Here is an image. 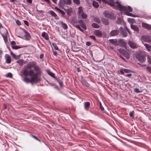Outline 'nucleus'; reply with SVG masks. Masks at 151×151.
I'll list each match as a JSON object with an SVG mask.
<instances>
[{
  "label": "nucleus",
  "mask_w": 151,
  "mask_h": 151,
  "mask_svg": "<svg viewBox=\"0 0 151 151\" xmlns=\"http://www.w3.org/2000/svg\"><path fill=\"white\" fill-rule=\"evenodd\" d=\"M110 2L107 1V3L113 8L116 9H119L120 11L122 13H124L126 15L132 16V14L130 12H132L131 7L129 6H122L118 1L114 2L113 0H109Z\"/></svg>",
  "instance_id": "obj_1"
},
{
  "label": "nucleus",
  "mask_w": 151,
  "mask_h": 151,
  "mask_svg": "<svg viewBox=\"0 0 151 151\" xmlns=\"http://www.w3.org/2000/svg\"><path fill=\"white\" fill-rule=\"evenodd\" d=\"M136 58L140 62H142L145 60V57L144 53L142 52H137L135 55Z\"/></svg>",
  "instance_id": "obj_2"
},
{
  "label": "nucleus",
  "mask_w": 151,
  "mask_h": 151,
  "mask_svg": "<svg viewBox=\"0 0 151 151\" xmlns=\"http://www.w3.org/2000/svg\"><path fill=\"white\" fill-rule=\"evenodd\" d=\"M29 69L25 66L24 67L22 70L23 74L25 77H27L28 75L30 76H32L34 74V71L33 70H29Z\"/></svg>",
  "instance_id": "obj_3"
},
{
  "label": "nucleus",
  "mask_w": 151,
  "mask_h": 151,
  "mask_svg": "<svg viewBox=\"0 0 151 151\" xmlns=\"http://www.w3.org/2000/svg\"><path fill=\"white\" fill-rule=\"evenodd\" d=\"M41 74H39L35 73L31 76V81L32 83H36L39 82L40 81V76Z\"/></svg>",
  "instance_id": "obj_4"
},
{
  "label": "nucleus",
  "mask_w": 151,
  "mask_h": 151,
  "mask_svg": "<svg viewBox=\"0 0 151 151\" xmlns=\"http://www.w3.org/2000/svg\"><path fill=\"white\" fill-rule=\"evenodd\" d=\"M120 29L121 31V33L122 34V36L124 37H125L127 36V32L130 33L127 27H125V28H123L122 27H121L120 28Z\"/></svg>",
  "instance_id": "obj_5"
},
{
  "label": "nucleus",
  "mask_w": 151,
  "mask_h": 151,
  "mask_svg": "<svg viewBox=\"0 0 151 151\" xmlns=\"http://www.w3.org/2000/svg\"><path fill=\"white\" fill-rule=\"evenodd\" d=\"M71 0H60L59 6L60 7H63L65 4L70 5L71 3Z\"/></svg>",
  "instance_id": "obj_6"
},
{
  "label": "nucleus",
  "mask_w": 151,
  "mask_h": 151,
  "mask_svg": "<svg viewBox=\"0 0 151 151\" xmlns=\"http://www.w3.org/2000/svg\"><path fill=\"white\" fill-rule=\"evenodd\" d=\"M104 15L105 17L112 19H115L116 18L112 13L106 12L104 13Z\"/></svg>",
  "instance_id": "obj_7"
},
{
  "label": "nucleus",
  "mask_w": 151,
  "mask_h": 151,
  "mask_svg": "<svg viewBox=\"0 0 151 151\" xmlns=\"http://www.w3.org/2000/svg\"><path fill=\"white\" fill-rule=\"evenodd\" d=\"M142 40L145 42L151 43V37L149 36L143 35L141 37Z\"/></svg>",
  "instance_id": "obj_8"
},
{
  "label": "nucleus",
  "mask_w": 151,
  "mask_h": 151,
  "mask_svg": "<svg viewBox=\"0 0 151 151\" xmlns=\"http://www.w3.org/2000/svg\"><path fill=\"white\" fill-rule=\"evenodd\" d=\"M118 42L121 47H124L126 50H128L127 47H126L127 43L125 42L124 40H119Z\"/></svg>",
  "instance_id": "obj_9"
},
{
  "label": "nucleus",
  "mask_w": 151,
  "mask_h": 151,
  "mask_svg": "<svg viewBox=\"0 0 151 151\" xmlns=\"http://www.w3.org/2000/svg\"><path fill=\"white\" fill-rule=\"evenodd\" d=\"M36 65V63L35 61L29 62L26 66L27 68L30 69L32 68H34Z\"/></svg>",
  "instance_id": "obj_10"
},
{
  "label": "nucleus",
  "mask_w": 151,
  "mask_h": 151,
  "mask_svg": "<svg viewBox=\"0 0 151 151\" xmlns=\"http://www.w3.org/2000/svg\"><path fill=\"white\" fill-rule=\"evenodd\" d=\"M49 13L52 16L54 17L55 19L58 20L59 19V17L53 11L50 10L49 11Z\"/></svg>",
  "instance_id": "obj_11"
},
{
  "label": "nucleus",
  "mask_w": 151,
  "mask_h": 151,
  "mask_svg": "<svg viewBox=\"0 0 151 151\" xmlns=\"http://www.w3.org/2000/svg\"><path fill=\"white\" fill-rule=\"evenodd\" d=\"M78 23L84 29L86 30L87 29L86 25L82 20H79L78 22Z\"/></svg>",
  "instance_id": "obj_12"
},
{
  "label": "nucleus",
  "mask_w": 151,
  "mask_h": 151,
  "mask_svg": "<svg viewBox=\"0 0 151 151\" xmlns=\"http://www.w3.org/2000/svg\"><path fill=\"white\" fill-rule=\"evenodd\" d=\"M11 45H12V48L14 49H18L21 48V47H20L16 45V43L14 41H12L11 42Z\"/></svg>",
  "instance_id": "obj_13"
},
{
  "label": "nucleus",
  "mask_w": 151,
  "mask_h": 151,
  "mask_svg": "<svg viewBox=\"0 0 151 151\" xmlns=\"http://www.w3.org/2000/svg\"><path fill=\"white\" fill-rule=\"evenodd\" d=\"M94 34L96 36L101 37L102 36V32L99 30H96L94 32Z\"/></svg>",
  "instance_id": "obj_14"
},
{
  "label": "nucleus",
  "mask_w": 151,
  "mask_h": 151,
  "mask_svg": "<svg viewBox=\"0 0 151 151\" xmlns=\"http://www.w3.org/2000/svg\"><path fill=\"white\" fill-rule=\"evenodd\" d=\"M119 32L118 30H114L111 31L110 33V35L111 36H115L117 35Z\"/></svg>",
  "instance_id": "obj_15"
},
{
  "label": "nucleus",
  "mask_w": 151,
  "mask_h": 151,
  "mask_svg": "<svg viewBox=\"0 0 151 151\" xmlns=\"http://www.w3.org/2000/svg\"><path fill=\"white\" fill-rule=\"evenodd\" d=\"M142 27L148 30H151V25L145 23H142Z\"/></svg>",
  "instance_id": "obj_16"
},
{
  "label": "nucleus",
  "mask_w": 151,
  "mask_h": 151,
  "mask_svg": "<svg viewBox=\"0 0 151 151\" xmlns=\"http://www.w3.org/2000/svg\"><path fill=\"white\" fill-rule=\"evenodd\" d=\"M0 32L2 35H7L8 34L7 30L4 28H2Z\"/></svg>",
  "instance_id": "obj_17"
},
{
  "label": "nucleus",
  "mask_w": 151,
  "mask_h": 151,
  "mask_svg": "<svg viewBox=\"0 0 151 151\" xmlns=\"http://www.w3.org/2000/svg\"><path fill=\"white\" fill-rule=\"evenodd\" d=\"M25 34L24 37L25 39L27 40H29L31 38V36L26 31H24Z\"/></svg>",
  "instance_id": "obj_18"
},
{
  "label": "nucleus",
  "mask_w": 151,
  "mask_h": 151,
  "mask_svg": "<svg viewBox=\"0 0 151 151\" xmlns=\"http://www.w3.org/2000/svg\"><path fill=\"white\" fill-rule=\"evenodd\" d=\"M42 36L46 40H49V37L48 35L45 32H43L42 33Z\"/></svg>",
  "instance_id": "obj_19"
},
{
  "label": "nucleus",
  "mask_w": 151,
  "mask_h": 151,
  "mask_svg": "<svg viewBox=\"0 0 151 151\" xmlns=\"http://www.w3.org/2000/svg\"><path fill=\"white\" fill-rule=\"evenodd\" d=\"M34 68L35 70L37 72V73H35L41 74V71L40 70L38 66H36V65L34 67Z\"/></svg>",
  "instance_id": "obj_20"
},
{
  "label": "nucleus",
  "mask_w": 151,
  "mask_h": 151,
  "mask_svg": "<svg viewBox=\"0 0 151 151\" xmlns=\"http://www.w3.org/2000/svg\"><path fill=\"white\" fill-rule=\"evenodd\" d=\"M5 57L6 59V63L8 64L10 63L11 62V57L8 55H6Z\"/></svg>",
  "instance_id": "obj_21"
},
{
  "label": "nucleus",
  "mask_w": 151,
  "mask_h": 151,
  "mask_svg": "<svg viewBox=\"0 0 151 151\" xmlns=\"http://www.w3.org/2000/svg\"><path fill=\"white\" fill-rule=\"evenodd\" d=\"M84 105L85 109L86 110H87L90 105V103L89 102L87 101L85 102L84 103Z\"/></svg>",
  "instance_id": "obj_22"
},
{
  "label": "nucleus",
  "mask_w": 151,
  "mask_h": 151,
  "mask_svg": "<svg viewBox=\"0 0 151 151\" xmlns=\"http://www.w3.org/2000/svg\"><path fill=\"white\" fill-rule=\"evenodd\" d=\"M17 63L19 64L20 65H22L23 64H25L26 62L22 59L19 60L17 62Z\"/></svg>",
  "instance_id": "obj_23"
},
{
  "label": "nucleus",
  "mask_w": 151,
  "mask_h": 151,
  "mask_svg": "<svg viewBox=\"0 0 151 151\" xmlns=\"http://www.w3.org/2000/svg\"><path fill=\"white\" fill-rule=\"evenodd\" d=\"M83 85H85L86 87H89V84L84 79H82L81 81Z\"/></svg>",
  "instance_id": "obj_24"
},
{
  "label": "nucleus",
  "mask_w": 151,
  "mask_h": 151,
  "mask_svg": "<svg viewBox=\"0 0 151 151\" xmlns=\"http://www.w3.org/2000/svg\"><path fill=\"white\" fill-rule=\"evenodd\" d=\"M60 24L63 26V28L64 29H67L68 27L65 23H63L62 21H60Z\"/></svg>",
  "instance_id": "obj_25"
},
{
  "label": "nucleus",
  "mask_w": 151,
  "mask_h": 151,
  "mask_svg": "<svg viewBox=\"0 0 151 151\" xmlns=\"http://www.w3.org/2000/svg\"><path fill=\"white\" fill-rule=\"evenodd\" d=\"M23 80L25 82L27 83H29V82L32 83V82L31 81V79H29L28 78H27L26 77H25V78H24Z\"/></svg>",
  "instance_id": "obj_26"
},
{
  "label": "nucleus",
  "mask_w": 151,
  "mask_h": 151,
  "mask_svg": "<svg viewBox=\"0 0 151 151\" xmlns=\"http://www.w3.org/2000/svg\"><path fill=\"white\" fill-rule=\"evenodd\" d=\"M110 41L111 43L115 45L116 46L118 45V44L116 40L111 39L110 40Z\"/></svg>",
  "instance_id": "obj_27"
},
{
  "label": "nucleus",
  "mask_w": 151,
  "mask_h": 151,
  "mask_svg": "<svg viewBox=\"0 0 151 151\" xmlns=\"http://www.w3.org/2000/svg\"><path fill=\"white\" fill-rule=\"evenodd\" d=\"M102 21L103 23L105 25H107L109 24L108 20L105 18H103L102 19Z\"/></svg>",
  "instance_id": "obj_28"
},
{
  "label": "nucleus",
  "mask_w": 151,
  "mask_h": 151,
  "mask_svg": "<svg viewBox=\"0 0 151 151\" xmlns=\"http://www.w3.org/2000/svg\"><path fill=\"white\" fill-rule=\"evenodd\" d=\"M83 13V10L82 7H79L78 8V13L79 15Z\"/></svg>",
  "instance_id": "obj_29"
},
{
  "label": "nucleus",
  "mask_w": 151,
  "mask_h": 151,
  "mask_svg": "<svg viewBox=\"0 0 151 151\" xmlns=\"http://www.w3.org/2000/svg\"><path fill=\"white\" fill-rule=\"evenodd\" d=\"M47 72L50 76L54 78H55V74L54 73L51 72L50 70H47Z\"/></svg>",
  "instance_id": "obj_30"
},
{
  "label": "nucleus",
  "mask_w": 151,
  "mask_h": 151,
  "mask_svg": "<svg viewBox=\"0 0 151 151\" xmlns=\"http://www.w3.org/2000/svg\"><path fill=\"white\" fill-rule=\"evenodd\" d=\"M92 4L93 6L96 8H98L99 6L98 3L94 1H93Z\"/></svg>",
  "instance_id": "obj_31"
},
{
  "label": "nucleus",
  "mask_w": 151,
  "mask_h": 151,
  "mask_svg": "<svg viewBox=\"0 0 151 151\" xmlns=\"http://www.w3.org/2000/svg\"><path fill=\"white\" fill-rule=\"evenodd\" d=\"M92 26L94 28H98L99 27V25L96 23H93L92 24Z\"/></svg>",
  "instance_id": "obj_32"
},
{
  "label": "nucleus",
  "mask_w": 151,
  "mask_h": 151,
  "mask_svg": "<svg viewBox=\"0 0 151 151\" xmlns=\"http://www.w3.org/2000/svg\"><path fill=\"white\" fill-rule=\"evenodd\" d=\"M81 16L83 19H86L87 17V15L85 13H83L81 14Z\"/></svg>",
  "instance_id": "obj_33"
},
{
  "label": "nucleus",
  "mask_w": 151,
  "mask_h": 151,
  "mask_svg": "<svg viewBox=\"0 0 151 151\" xmlns=\"http://www.w3.org/2000/svg\"><path fill=\"white\" fill-rule=\"evenodd\" d=\"M73 2L78 5L80 4V1L79 0H73Z\"/></svg>",
  "instance_id": "obj_34"
},
{
  "label": "nucleus",
  "mask_w": 151,
  "mask_h": 151,
  "mask_svg": "<svg viewBox=\"0 0 151 151\" xmlns=\"http://www.w3.org/2000/svg\"><path fill=\"white\" fill-rule=\"evenodd\" d=\"M94 21L98 23H99L101 22L99 19L97 17H96L94 18Z\"/></svg>",
  "instance_id": "obj_35"
},
{
  "label": "nucleus",
  "mask_w": 151,
  "mask_h": 151,
  "mask_svg": "<svg viewBox=\"0 0 151 151\" xmlns=\"http://www.w3.org/2000/svg\"><path fill=\"white\" fill-rule=\"evenodd\" d=\"M117 50L119 52L121 53H124L126 52L124 50L122 49H118Z\"/></svg>",
  "instance_id": "obj_36"
},
{
  "label": "nucleus",
  "mask_w": 151,
  "mask_h": 151,
  "mask_svg": "<svg viewBox=\"0 0 151 151\" xmlns=\"http://www.w3.org/2000/svg\"><path fill=\"white\" fill-rule=\"evenodd\" d=\"M145 46L146 47V48L148 50H150V49L151 48V46L147 44H145Z\"/></svg>",
  "instance_id": "obj_37"
},
{
  "label": "nucleus",
  "mask_w": 151,
  "mask_h": 151,
  "mask_svg": "<svg viewBox=\"0 0 151 151\" xmlns=\"http://www.w3.org/2000/svg\"><path fill=\"white\" fill-rule=\"evenodd\" d=\"M133 29L137 32H138L139 29L136 26L133 25Z\"/></svg>",
  "instance_id": "obj_38"
},
{
  "label": "nucleus",
  "mask_w": 151,
  "mask_h": 151,
  "mask_svg": "<svg viewBox=\"0 0 151 151\" xmlns=\"http://www.w3.org/2000/svg\"><path fill=\"white\" fill-rule=\"evenodd\" d=\"M76 27L81 32H83V30L80 27V26L79 25H76Z\"/></svg>",
  "instance_id": "obj_39"
},
{
  "label": "nucleus",
  "mask_w": 151,
  "mask_h": 151,
  "mask_svg": "<svg viewBox=\"0 0 151 151\" xmlns=\"http://www.w3.org/2000/svg\"><path fill=\"white\" fill-rule=\"evenodd\" d=\"M118 72L120 73L121 74H123L124 73V69L123 68L120 69V70L118 71Z\"/></svg>",
  "instance_id": "obj_40"
},
{
  "label": "nucleus",
  "mask_w": 151,
  "mask_h": 151,
  "mask_svg": "<svg viewBox=\"0 0 151 151\" xmlns=\"http://www.w3.org/2000/svg\"><path fill=\"white\" fill-rule=\"evenodd\" d=\"M52 45L55 48V50H59L58 48L56 45L54 43H52Z\"/></svg>",
  "instance_id": "obj_41"
},
{
  "label": "nucleus",
  "mask_w": 151,
  "mask_h": 151,
  "mask_svg": "<svg viewBox=\"0 0 151 151\" xmlns=\"http://www.w3.org/2000/svg\"><path fill=\"white\" fill-rule=\"evenodd\" d=\"M6 77L10 78H11L12 77V75L11 73H9L7 74Z\"/></svg>",
  "instance_id": "obj_42"
},
{
  "label": "nucleus",
  "mask_w": 151,
  "mask_h": 151,
  "mask_svg": "<svg viewBox=\"0 0 151 151\" xmlns=\"http://www.w3.org/2000/svg\"><path fill=\"white\" fill-rule=\"evenodd\" d=\"M99 107L101 111H104V108L103 106L101 103V102L99 103Z\"/></svg>",
  "instance_id": "obj_43"
},
{
  "label": "nucleus",
  "mask_w": 151,
  "mask_h": 151,
  "mask_svg": "<svg viewBox=\"0 0 151 151\" xmlns=\"http://www.w3.org/2000/svg\"><path fill=\"white\" fill-rule=\"evenodd\" d=\"M132 71L130 70H128L126 69H124V72L127 73H129L131 72Z\"/></svg>",
  "instance_id": "obj_44"
},
{
  "label": "nucleus",
  "mask_w": 151,
  "mask_h": 151,
  "mask_svg": "<svg viewBox=\"0 0 151 151\" xmlns=\"http://www.w3.org/2000/svg\"><path fill=\"white\" fill-rule=\"evenodd\" d=\"M147 59L148 62L151 64V58L149 56H147Z\"/></svg>",
  "instance_id": "obj_45"
},
{
  "label": "nucleus",
  "mask_w": 151,
  "mask_h": 151,
  "mask_svg": "<svg viewBox=\"0 0 151 151\" xmlns=\"http://www.w3.org/2000/svg\"><path fill=\"white\" fill-rule=\"evenodd\" d=\"M2 36H3L4 40L5 42L7 40V37L6 36L7 35H4Z\"/></svg>",
  "instance_id": "obj_46"
},
{
  "label": "nucleus",
  "mask_w": 151,
  "mask_h": 151,
  "mask_svg": "<svg viewBox=\"0 0 151 151\" xmlns=\"http://www.w3.org/2000/svg\"><path fill=\"white\" fill-rule=\"evenodd\" d=\"M32 137L33 138H34L35 139H36L39 142H41L40 140L39 139H38L37 137H36L35 136H34V135H32Z\"/></svg>",
  "instance_id": "obj_47"
},
{
  "label": "nucleus",
  "mask_w": 151,
  "mask_h": 151,
  "mask_svg": "<svg viewBox=\"0 0 151 151\" xmlns=\"http://www.w3.org/2000/svg\"><path fill=\"white\" fill-rule=\"evenodd\" d=\"M16 23L19 26L21 24V22L19 20H16Z\"/></svg>",
  "instance_id": "obj_48"
},
{
  "label": "nucleus",
  "mask_w": 151,
  "mask_h": 151,
  "mask_svg": "<svg viewBox=\"0 0 151 151\" xmlns=\"http://www.w3.org/2000/svg\"><path fill=\"white\" fill-rule=\"evenodd\" d=\"M129 45L131 48H132V42L131 41H129Z\"/></svg>",
  "instance_id": "obj_49"
},
{
  "label": "nucleus",
  "mask_w": 151,
  "mask_h": 151,
  "mask_svg": "<svg viewBox=\"0 0 151 151\" xmlns=\"http://www.w3.org/2000/svg\"><path fill=\"white\" fill-rule=\"evenodd\" d=\"M24 23L25 24H26L27 26H29V24L27 21L26 20L24 21Z\"/></svg>",
  "instance_id": "obj_50"
},
{
  "label": "nucleus",
  "mask_w": 151,
  "mask_h": 151,
  "mask_svg": "<svg viewBox=\"0 0 151 151\" xmlns=\"http://www.w3.org/2000/svg\"><path fill=\"white\" fill-rule=\"evenodd\" d=\"M134 92L136 93H140L141 92V91H140L139 90V89L138 88H136L134 90Z\"/></svg>",
  "instance_id": "obj_51"
},
{
  "label": "nucleus",
  "mask_w": 151,
  "mask_h": 151,
  "mask_svg": "<svg viewBox=\"0 0 151 151\" xmlns=\"http://www.w3.org/2000/svg\"><path fill=\"white\" fill-rule=\"evenodd\" d=\"M137 45L134 43H133V49L137 48Z\"/></svg>",
  "instance_id": "obj_52"
},
{
  "label": "nucleus",
  "mask_w": 151,
  "mask_h": 151,
  "mask_svg": "<svg viewBox=\"0 0 151 151\" xmlns=\"http://www.w3.org/2000/svg\"><path fill=\"white\" fill-rule=\"evenodd\" d=\"M128 20L129 22H130V20L131 21L130 27H131V28L132 29V19H129Z\"/></svg>",
  "instance_id": "obj_53"
},
{
  "label": "nucleus",
  "mask_w": 151,
  "mask_h": 151,
  "mask_svg": "<svg viewBox=\"0 0 151 151\" xmlns=\"http://www.w3.org/2000/svg\"><path fill=\"white\" fill-rule=\"evenodd\" d=\"M91 45V43L90 42H86V45L88 46H90Z\"/></svg>",
  "instance_id": "obj_54"
},
{
  "label": "nucleus",
  "mask_w": 151,
  "mask_h": 151,
  "mask_svg": "<svg viewBox=\"0 0 151 151\" xmlns=\"http://www.w3.org/2000/svg\"><path fill=\"white\" fill-rule=\"evenodd\" d=\"M146 68L149 72H151V68L147 66Z\"/></svg>",
  "instance_id": "obj_55"
},
{
  "label": "nucleus",
  "mask_w": 151,
  "mask_h": 151,
  "mask_svg": "<svg viewBox=\"0 0 151 151\" xmlns=\"http://www.w3.org/2000/svg\"><path fill=\"white\" fill-rule=\"evenodd\" d=\"M90 37L93 39V40H96V38H95V37L93 36V35H91V36H90Z\"/></svg>",
  "instance_id": "obj_56"
},
{
  "label": "nucleus",
  "mask_w": 151,
  "mask_h": 151,
  "mask_svg": "<svg viewBox=\"0 0 151 151\" xmlns=\"http://www.w3.org/2000/svg\"><path fill=\"white\" fill-rule=\"evenodd\" d=\"M118 23L119 24H120L122 21V19H120V18H119V19L118 18Z\"/></svg>",
  "instance_id": "obj_57"
},
{
  "label": "nucleus",
  "mask_w": 151,
  "mask_h": 151,
  "mask_svg": "<svg viewBox=\"0 0 151 151\" xmlns=\"http://www.w3.org/2000/svg\"><path fill=\"white\" fill-rule=\"evenodd\" d=\"M59 12H60L61 13H62V14L63 15H64L65 14V13L63 11L61 10L60 9V10Z\"/></svg>",
  "instance_id": "obj_58"
},
{
  "label": "nucleus",
  "mask_w": 151,
  "mask_h": 151,
  "mask_svg": "<svg viewBox=\"0 0 151 151\" xmlns=\"http://www.w3.org/2000/svg\"><path fill=\"white\" fill-rule=\"evenodd\" d=\"M131 76H132L131 74H127L126 75V76L129 77H131Z\"/></svg>",
  "instance_id": "obj_59"
},
{
  "label": "nucleus",
  "mask_w": 151,
  "mask_h": 151,
  "mask_svg": "<svg viewBox=\"0 0 151 151\" xmlns=\"http://www.w3.org/2000/svg\"><path fill=\"white\" fill-rule=\"evenodd\" d=\"M59 83L60 86H62L63 85V82L62 81L59 82Z\"/></svg>",
  "instance_id": "obj_60"
},
{
  "label": "nucleus",
  "mask_w": 151,
  "mask_h": 151,
  "mask_svg": "<svg viewBox=\"0 0 151 151\" xmlns=\"http://www.w3.org/2000/svg\"><path fill=\"white\" fill-rule=\"evenodd\" d=\"M27 1L29 3H32V0H27Z\"/></svg>",
  "instance_id": "obj_61"
},
{
  "label": "nucleus",
  "mask_w": 151,
  "mask_h": 151,
  "mask_svg": "<svg viewBox=\"0 0 151 151\" xmlns=\"http://www.w3.org/2000/svg\"><path fill=\"white\" fill-rule=\"evenodd\" d=\"M53 54L54 55H56L57 53L56 51H53Z\"/></svg>",
  "instance_id": "obj_62"
},
{
  "label": "nucleus",
  "mask_w": 151,
  "mask_h": 151,
  "mask_svg": "<svg viewBox=\"0 0 151 151\" xmlns=\"http://www.w3.org/2000/svg\"><path fill=\"white\" fill-rule=\"evenodd\" d=\"M77 70L78 72H79L81 71V70H80L79 68H77Z\"/></svg>",
  "instance_id": "obj_63"
},
{
  "label": "nucleus",
  "mask_w": 151,
  "mask_h": 151,
  "mask_svg": "<svg viewBox=\"0 0 151 151\" xmlns=\"http://www.w3.org/2000/svg\"><path fill=\"white\" fill-rule=\"evenodd\" d=\"M133 17H138L139 16L138 15H135L133 14L132 15Z\"/></svg>",
  "instance_id": "obj_64"
}]
</instances>
